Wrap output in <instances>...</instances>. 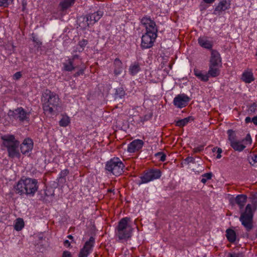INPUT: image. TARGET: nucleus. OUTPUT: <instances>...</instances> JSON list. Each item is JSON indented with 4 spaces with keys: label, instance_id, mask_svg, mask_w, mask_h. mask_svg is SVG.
I'll use <instances>...</instances> for the list:
<instances>
[{
    "label": "nucleus",
    "instance_id": "nucleus-1",
    "mask_svg": "<svg viewBox=\"0 0 257 257\" xmlns=\"http://www.w3.org/2000/svg\"><path fill=\"white\" fill-rule=\"evenodd\" d=\"M39 188L38 182L37 179L31 178L21 179L14 186V191L20 195L34 196Z\"/></svg>",
    "mask_w": 257,
    "mask_h": 257
},
{
    "label": "nucleus",
    "instance_id": "nucleus-2",
    "mask_svg": "<svg viewBox=\"0 0 257 257\" xmlns=\"http://www.w3.org/2000/svg\"><path fill=\"white\" fill-rule=\"evenodd\" d=\"M1 138L3 145L7 148L8 156L11 158H19L21 156L19 150L20 142L13 135H6L2 136Z\"/></svg>",
    "mask_w": 257,
    "mask_h": 257
},
{
    "label": "nucleus",
    "instance_id": "nucleus-3",
    "mask_svg": "<svg viewBox=\"0 0 257 257\" xmlns=\"http://www.w3.org/2000/svg\"><path fill=\"white\" fill-rule=\"evenodd\" d=\"M130 222V218L127 217L119 221L115 228V235L119 240H126L131 237L133 228Z\"/></svg>",
    "mask_w": 257,
    "mask_h": 257
},
{
    "label": "nucleus",
    "instance_id": "nucleus-4",
    "mask_svg": "<svg viewBox=\"0 0 257 257\" xmlns=\"http://www.w3.org/2000/svg\"><path fill=\"white\" fill-rule=\"evenodd\" d=\"M43 99L49 101L50 103L53 104V108L50 107L48 104V102L43 103V108L45 114L55 115L58 111L59 99L57 95L50 91H46L43 95Z\"/></svg>",
    "mask_w": 257,
    "mask_h": 257
},
{
    "label": "nucleus",
    "instance_id": "nucleus-5",
    "mask_svg": "<svg viewBox=\"0 0 257 257\" xmlns=\"http://www.w3.org/2000/svg\"><path fill=\"white\" fill-rule=\"evenodd\" d=\"M253 211L251 205L248 204L239 217V221L247 232L250 231L253 228Z\"/></svg>",
    "mask_w": 257,
    "mask_h": 257
},
{
    "label": "nucleus",
    "instance_id": "nucleus-6",
    "mask_svg": "<svg viewBox=\"0 0 257 257\" xmlns=\"http://www.w3.org/2000/svg\"><path fill=\"white\" fill-rule=\"evenodd\" d=\"M124 165L118 157H114L107 161L105 165V169L113 175L117 176L123 172Z\"/></svg>",
    "mask_w": 257,
    "mask_h": 257
},
{
    "label": "nucleus",
    "instance_id": "nucleus-7",
    "mask_svg": "<svg viewBox=\"0 0 257 257\" xmlns=\"http://www.w3.org/2000/svg\"><path fill=\"white\" fill-rule=\"evenodd\" d=\"M162 176V172L157 169H151L144 173L140 177L139 185L142 184H146L151 181L159 179Z\"/></svg>",
    "mask_w": 257,
    "mask_h": 257
},
{
    "label": "nucleus",
    "instance_id": "nucleus-8",
    "mask_svg": "<svg viewBox=\"0 0 257 257\" xmlns=\"http://www.w3.org/2000/svg\"><path fill=\"white\" fill-rule=\"evenodd\" d=\"M157 37V34L146 33L142 37L141 47L143 49L151 48Z\"/></svg>",
    "mask_w": 257,
    "mask_h": 257
},
{
    "label": "nucleus",
    "instance_id": "nucleus-9",
    "mask_svg": "<svg viewBox=\"0 0 257 257\" xmlns=\"http://www.w3.org/2000/svg\"><path fill=\"white\" fill-rule=\"evenodd\" d=\"M141 22L146 28V33L157 34L158 29L156 23L150 17L145 16L143 17Z\"/></svg>",
    "mask_w": 257,
    "mask_h": 257
},
{
    "label": "nucleus",
    "instance_id": "nucleus-10",
    "mask_svg": "<svg viewBox=\"0 0 257 257\" xmlns=\"http://www.w3.org/2000/svg\"><path fill=\"white\" fill-rule=\"evenodd\" d=\"M190 97L184 93H181L176 95L173 99V104L178 108H182L186 107L189 101Z\"/></svg>",
    "mask_w": 257,
    "mask_h": 257
},
{
    "label": "nucleus",
    "instance_id": "nucleus-11",
    "mask_svg": "<svg viewBox=\"0 0 257 257\" xmlns=\"http://www.w3.org/2000/svg\"><path fill=\"white\" fill-rule=\"evenodd\" d=\"M95 243V239L93 237H90L88 240L85 242L83 247L80 249L78 257H87L92 251Z\"/></svg>",
    "mask_w": 257,
    "mask_h": 257
},
{
    "label": "nucleus",
    "instance_id": "nucleus-12",
    "mask_svg": "<svg viewBox=\"0 0 257 257\" xmlns=\"http://www.w3.org/2000/svg\"><path fill=\"white\" fill-rule=\"evenodd\" d=\"M231 0H220L215 8L213 14L215 15H220L222 12L230 8Z\"/></svg>",
    "mask_w": 257,
    "mask_h": 257
},
{
    "label": "nucleus",
    "instance_id": "nucleus-13",
    "mask_svg": "<svg viewBox=\"0 0 257 257\" xmlns=\"http://www.w3.org/2000/svg\"><path fill=\"white\" fill-rule=\"evenodd\" d=\"M10 115L13 116L15 118L19 119L21 121H24L27 118L28 113L22 107H18L14 110H10Z\"/></svg>",
    "mask_w": 257,
    "mask_h": 257
},
{
    "label": "nucleus",
    "instance_id": "nucleus-14",
    "mask_svg": "<svg viewBox=\"0 0 257 257\" xmlns=\"http://www.w3.org/2000/svg\"><path fill=\"white\" fill-rule=\"evenodd\" d=\"M144 142L140 139H136L130 143L127 148V151L130 153L139 152L143 147Z\"/></svg>",
    "mask_w": 257,
    "mask_h": 257
},
{
    "label": "nucleus",
    "instance_id": "nucleus-15",
    "mask_svg": "<svg viewBox=\"0 0 257 257\" xmlns=\"http://www.w3.org/2000/svg\"><path fill=\"white\" fill-rule=\"evenodd\" d=\"M198 43L201 47L209 50H212L213 42L212 39L207 36L200 37L198 39Z\"/></svg>",
    "mask_w": 257,
    "mask_h": 257
},
{
    "label": "nucleus",
    "instance_id": "nucleus-16",
    "mask_svg": "<svg viewBox=\"0 0 257 257\" xmlns=\"http://www.w3.org/2000/svg\"><path fill=\"white\" fill-rule=\"evenodd\" d=\"M210 51V57L209 58V64H214L221 66V57L218 51L212 49Z\"/></svg>",
    "mask_w": 257,
    "mask_h": 257
},
{
    "label": "nucleus",
    "instance_id": "nucleus-17",
    "mask_svg": "<svg viewBox=\"0 0 257 257\" xmlns=\"http://www.w3.org/2000/svg\"><path fill=\"white\" fill-rule=\"evenodd\" d=\"M33 148V140L30 138L25 139L20 146L21 152L23 154L28 153Z\"/></svg>",
    "mask_w": 257,
    "mask_h": 257
},
{
    "label": "nucleus",
    "instance_id": "nucleus-18",
    "mask_svg": "<svg viewBox=\"0 0 257 257\" xmlns=\"http://www.w3.org/2000/svg\"><path fill=\"white\" fill-rule=\"evenodd\" d=\"M103 12L98 11L96 13L89 15L86 17L87 21L88 22V25H93L97 22L102 16Z\"/></svg>",
    "mask_w": 257,
    "mask_h": 257
},
{
    "label": "nucleus",
    "instance_id": "nucleus-19",
    "mask_svg": "<svg viewBox=\"0 0 257 257\" xmlns=\"http://www.w3.org/2000/svg\"><path fill=\"white\" fill-rule=\"evenodd\" d=\"M241 79L246 83H250L253 81L254 80V78L252 70L247 69L245 70L242 74Z\"/></svg>",
    "mask_w": 257,
    "mask_h": 257
},
{
    "label": "nucleus",
    "instance_id": "nucleus-20",
    "mask_svg": "<svg viewBox=\"0 0 257 257\" xmlns=\"http://www.w3.org/2000/svg\"><path fill=\"white\" fill-rule=\"evenodd\" d=\"M219 65L209 64V69L207 72L209 77H216L219 75Z\"/></svg>",
    "mask_w": 257,
    "mask_h": 257
},
{
    "label": "nucleus",
    "instance_id": "nucleus-21",
    "mask_svg": "<svg viewBox=\"0 0 257 257\" xmlns=\"http://www.w3.org/2000/svg\"><path fill=\"white\" fill-rule=\"evenodd\" d=\"M194 74L199 80L203 82H207L209 80V77L207 72L204 73L202 71L197 68L194 69Z\"/></svg>",
    "mask_w": 257,
    "mask_h": 257
},
{
    "label": "nucleus",
    "instance_id": "nucleus-22",
    "mask_svg": "<svg viewBox=\"0 0 257 257\" xmlns=\"http://www.w3.org/2000/svg\"><path fill=\"white\" fill-rule=\"evenodd\" d=\"M225 236L228 241L231 243H234L237 239V235L235 231L231 228H228L226 230Z\"/></svg>",
    "mask_w": 257,
    "mask_h": 257
},
{
    "label": "nucleus",
    "instance_id": "nucleus-23",
    "mask_svg": "<svg viewBox=\"0 0 257 257\" xmlns=\"http://www.w3.org/2000/svg\"><path fill=\"white\" fill-rule=\"evenodd\" d=\"M113 65L114 73L115 75L117 76L120 74L123 70L121 61L118 58H116L114 61Z\"/></svg>",
    "mask_w": 257,
    "mask_h": 257
},
{
    "label": "nucleus",
    "instance_id": "nucleus-24",
    "mask_svg": "<svg viewBox=\"0 0 257 257\" xmlns=\"http://www.w3.org/2000/svg\"><path fill=\"white\" fill-rule=\"evenodd\" d=\"M141 70V65L138 62H135L131 64L129 67L128 71L130 74L134 76L136 75Z\"/></svg>",
    "mask_w": 257,
    "mask_h": 257
},
{
    "label": "nucleus",
    "instance_id": "nucleus-25",
    "mask_svg": "<svg viewBox=\"0 0 257 257\" xmlns=\"http://www.w3.org/2000/svg\"><path fill=\"white\" fill-rule=\"evenodd\" d=\"M247 201V197L245 195H238L235 198V203L242 209Z\"/></svg>",
    "mask_w": 257,
    "mask_h": 257
},
{
    "label": "nucleus",
    "instance_id": "nucleus-26",
    "mask_svg": "<svg viewBox=\"0 0 257 257\" xmlns=\"http://www.w3.org/2000/svg\"><path fill=\"white\" fill-rule=\"evenodd\" d=\"M230 146L235 150L238 152L243 151L246 147L245 145L243 144L242 141H237L232 142L230 144Z\"/></svg>",
    "mask_w": 257,
    "mask_h": 257
},
{
    "label": "nucleus",
    "instance_id": "nucleus-27",
    "mask_svg": "<svg viewBox=\"0 0 257 257\" xmlns=\"http://www.w3.org/2000/svg\"><path fill=\"white\" fill-rule=\"evenodd\" d=\"M77 66L74 64L73 59H68L66 62L63 63L64 70L66 71H72Z\"/></svg>",
    "mask_w": 257,
    "mask_h": 257
},
{
    "label": "nucleus",
    "instance_id": "nucleus-28",
    "mask_svg": "<svg viewBox=\"0 0 257 257\" xmlns=\"http://www.w3.org/2000/svg\"><path fill=\"white\" fill-rule=\"evenodd\" d=\"M193 120L194 118L192 116H188L187 117L177 121L176 122V125L179 127H183Z\"/></svg>",
    "mask_w": 257,
    "mask_h": 257
},
{
    "label": "nucleus",
    "instance_id": "nucleus-29",
    "mask_svg": "<svg viewBox=\"0 0 257 257\" xmlns=\"http://www.w3.org/2000/svg\"><path fill=\"white\" fill-rule=\"evenodd\" d=\"M75 1V0H62L59 5L62 10H64L72 6Z\"/></svg>",
    "mask_w": 257,
    "mask_h": 257
},
{
    "label": "nucleus",
    "instance_id": "nucleus-30",
    "mask_svg": "<svg viewBox=\"0 0 257 257\" xmlns=\"http://www.w3.org/2000/svg\"><path fill=\"white\" fill-rule=\"evenodd\" d=\"M248 160L251 165L257 166V153H250L248 156Z\"/></svg>",
    "mask_w": 257,
    "mask_h": 257
},
{
    "label": "nucleus",
    "instance_id": "nucleus-31",
    "mask_svg": "<svg viewBox=\"0 0 257 257\" xmlns=\"http://www.w3.org/2000/svg\"><path fill=\"white\" fill-rule=\"evenodd\" d=\"M24 227V222L22 218H18L16 220L14 228L17 231L21 230Z\"/></svg>",
    "mask_w": 257,
    "mask_h": 257
},
{
    "label": "nucleus",
    "instance_id": "nucleus-32",
    "mask_svg": "<svg viewBox=\"0 0 257 257\" xmlns=\"http://www.w3.org/2000/svg\"><path fill=\"white\" fill-rule=\"evenodd\" d=\"M70 122L69 117L68 116H63L59 121V125L61 126L66 127L68 125Z\"/></svg>",
    "mask_w": 257,
    "mask_h": 257
},
{
    "label": "nucleus",
    "instance_id": "nucleus-33",
    "mask_svg": "<svg viewBox=\"0 0 257 257\" xmlns=\"http://www.w3.org/2000/svg\"><path fill=\"white\" fill-rule=\"evenodd\" d=\"M245 250H241L237 252H232L228 253L227 257H245Z\"/></svg>",
    "mask_w": 257,
    "mask_h": 257
},
{
    "label": "nucleus",
    "instance_id": "nucleus-34",
    "mask_svg": "<svg viewBox=\"0 0 257 257\" xmlns=\"http://www.w3.org/2000/svg\"><path fill=\"white\" fill-rule=\"evenodd\" d=\"M227 133L228 136V140L230 142V144L236 140L235 132L233 130H228Z\"/></svg>",
    "mask_w": 257,
    "mask_h": 257
},
{
    "label": "nucleus",
    "instance_id": "nucleus-35",
    "mask_svg": "<svg viewBox=\"0 0 257 257\" xmlns=\"http://www.w3.org/2000/svg\"><path fill=\"white\" fill-rule=\"evenodd\" d=\"M212 177V173L211 172L204 174L202 175L201 182L203 184H205L207 180L211 179Z\"/></svg>",
    "mask_w": 257,
    "mask_h": 257
},
{
    "label": "nucleus",
    "instance_id": "nucleus-36",
    "mask_svg": "<svg viewBox=\"0 0 257 257\" xmlns=\"http://www.w3.org/2000/svg\"><path fill=\"white\" fill-rule=\"evenodd\" d=\"M87 44L88 41L87 40L82 39V40L78 42V46L80 47V49L78 50L79 52L82 51Z\"/></svg>",
    "mask_w": 257,
    "mask_h": 257
},
{
    "label": "nucleus",
    "instance_id": "nucleus-37",
    "mask_svg": "<svg viewBox=\"0 0 257 257\" xmlns=\"http://www.w3.org/2000/svg\"><path fill=\"white\" fill-rule=\"evenodd\" d=\"M155 157L161 162H164L166 160V155L163 152H158L155 154Z\"/></svg>",
    "mask_w": 257,
    "mask_h": 257
},
{
    "label": "nucleus",
    "instance_id": "nucleus-38",
    "mask_svg": "<svg viewBox=\"0 0 257 257\" xmlns=\"http://www.w3.org/2000/svg\"><path fill=\"white\" fill-rule=\"evenodd\" d=\"M32 40L35 43V47H40L42 45V42L35 35L33 34Z\"/></svg>",
    "mask_w": 257,
    "mask_h": 257
},
{
    "label": "nucleus",
    "instance_id": "nucleus-39",
    "mask_svg": "<svg viewBox=\"0 0 257 257\" xmlns=\"http://www.w3.org/2000/svg\"><path fill=\"white\" fill-rule=\"evenodd\" d=\"M243 144H244L245 146L248 144H251V138L249 134H247L246 137L243 139L242 141Z\"/></svg>",
    "mask_w": 257,
    "mask_h": 257
},
{
    "label": "nucleus",
    "instance_id": "nucleus-40",
    "mask_svg": "<svg viewBox=\"0 0 257 257\" xmlns=\"http://www.w3.org/2000/svg\"><path fill=\"white\" fill-rule=\"evenodd\" d=\"M13 1V0H0V7H8Z\"/></svg>",
    "mask_w": 257,
    "mask_h": 257
},
{
    "label": "nucleus",
    "instance_id": "nucleus-41",
    "mask_svg": "<svg viewBox=\"0 0 257 257\" xmlns=\"http://www.w3.org/2000/svg\"><path fill=\"white\" fill-rule=\"evenodd\" d=\"M184 162L186 164H189L190 163L194 164L195 163V159L192 157H188L184 160Z\"/></svg>",
    "mask_w": 257,
    "mask_h": 257
},
{
    "label": "nucleus",
    "instance_id": "nucleus-42",
    "mask_svg": "<svg viewBox=\"0 0 257 257\" xmlns=\"http://www.w3.org/2000/svg\"><path fill=\"white\" fill-rule=\"evenodd\" d=\"M203 147L204 146L201 145L198 146L197 147L193 149V152L194 153H199L203 150Z\"/></svg>",
    "mask_w": 257,
    "mask_h": 257
},
{
    "label": "nucleus",
    "instance_id": "nucleus-43",
    "mask_svg": "<svg viewBox=\"0 0 257 257\" xmlns=\"http://www.w3.org/2000/svg\"><path fill=\"white\" fill-rule=\"evenodd\" d=\"M69 173V171L67 169H65L62 171L60 173V178H64Z\"/></svg>",
    "mask_w": 257,
    "mask_h": 257
},
{
    "label": "nucleus",
    "instance_id": "nucleus-44",
    "mask_svg": "<svg viewBox=\"0 0 257 257\" xmlns=\"http://www.w3.org/2000/svg\"><path fill=\"white\" fill-rule=\"evenodd\" d=\"M22 76L21 73L20 72H17L14 75V79L15 80L19 79Z\"/></svg>",
    "mask_w": 257,
    "mask_h": 257
},
{
    "label": "nucleus",
    "instance_id": "nucleus-45",
    "mask_svg": "<svg viewBox=\"0 0 257 257\" xmlns=\"http://www.w3.org/2000/svg\"><path fill=\"white\" fill-rule=\"evenodd\" d=\"M257 105L255 103H253L249 107V110L251 112H254L256 109Z\"/></svg>",
    "mask_w": 257,
    "mask_h": 257
},
{
    "label": "nucleus",
    "instance_id": "nucleus-46",
    "mask_svg": "<svg viewBox=\"0 0 257 257\" xmlns=\"http://www.w3.org/2000/svg\"><path fill=\"white\" fill-rule=\"evenodd\" d=\"M62 257H72L71 253L68 251H64Z\"/></svg>",
    "mask_w": 257,
    "mask_h": 257
},
{
    "label": "nucleus",
    "instance_id": "nucleus-47",
    "mask_svg": "<svg viewBox=\"0 0 257 257\" xmlns=\"http://www.w3.org/2000/svg\"><path fill=\"white\" fill-rule=\"evenodd\" d=\"M84 73V69H81L78 71L76 72L74 74L75 77H77L78 76H80L81 75H82Z\"/></svg>",
    "mask_w": 257,
    "mask_h": 257
},
{
    "label": "nucleus",
    "instance_id": "nucleus-48",
    "mask_svg": "<svg viewBox=\"0 0 257 257\" xmlns=\"http://www.w3.org/2000/svg\"><path fill=\"white\" fill-rule=\"evenodd\" d=\"M216 151L217 152V154H221L222 151V149L220 148H214L213 149H212V151L213 152H215V151Z\"/></svg>",
    "mask_w": 257,
    "mask_h": 257
},
{
    "label": "nucleus",
    "instance_id": "nucleus-49",
    "mask_svg": "<svg viewBox=\"0 0 257 257\" xmlns=\"http://www.w3.org/2000/svg\"><path fill=\"white\" fill-rule=\"evenodd\" d=\"M69 59H73V62L76 59H79L80 61H81V59L79 58V56L77 55H73L71 58H69Z\"/></svg>",
    "mask_w": 257,
    "mask_h": 257
},
{
    "label": "nucleus",
    "instance_id": "nucleus-50",
    "mask_svg": "<svg viewBox=\"0 0 257 257\" xmlns=\"http://www.w3.org/2000/svg\"><path fill=\"white\" fill-rule=\"evenodd\" d=\"M42 101H43V103L48 102V105L49 106V107H52V108H53V104L50 103V102H49V101H47V100H45L44 99H42Z\"/></svg>",
    "mask_w": 257,
    "mask_h": 257
},
{
    "label": "nucleus",
    "instance_id": "nucleus-51",
    "mask_svg": "<svg viewBox=\"0 0 257 257\" xmlns=\"http://www.w3.org/2000/svg\"><path fill=\"white\" fill-rule=\"evenodd\" d=\"M251 121L255 125H257V116L253 117Z\"/></svg>",
    "mask_w": 257,
    "mask_h": 257
},
{
    "label": "nucleus",
    "instance_id": "nucleus-52",
    "mask_svg": "<svg viewBox=\"0 0 257 257\" xmlns=\"http://www.w3.org/2000/svg\"><path fill=\"white\" fill-rule=\"evenodd\" d=\"M215 0H203V1L206 4H212L215 2Z\"/></svg>",
    "mask_w": 257,
    "mask_h": 257
},
{
    "label": "nucleus",
    "instance_id": "nucleus-53",
    "mask_svg": "<svg viewBox=\"0 0 257 257\" xmlns=\"http://www.w3.org/2000/svg\"><path fill=\"white\" fill-rule=\"evenodd\" d=\"M245 121L246 123H248L251 121V118L249 117H246L245 119Z\"/></svg>",
    "mask_w": 257,
    "mask_h": 257
},
{
    "label": "nucleus",
    "instance_id": "nucleus-54",
    "mask_svg": "<svg viewBox=\"0 0 257 257\" xmlns=\"http://www.w3.org/2000/svg\"><path fill=\"white\" fill-rule=\"evenodd\" d=\"M64 244L65 246H69L70 244L69 241L67 240H66L64 241Z\"/></svg>",
    "mask_w": 257,
    "mask_h": 257
},
{
    "label": "nucleus",
    "instance_id": "nucleus-55",
    "mask_svg": "<svg viewBox=\"0 0 257 257\" xmlns=\"http://www.w3.org/2000/svg\"><path fill=\"white\" fill-rule=\"evenodd\" d=\"M221 157V154H217V155L216 156V158L217 159H220V158Z\"/></svg>",
    "mask_w": 257,
    "mask_h": 257
},
{
    "label": "nucleus",
    "instance_id": "nucleus-56",
    "mask_svg": "<svg viewBox=\"0 0 257 257\" xmlns=\"http://www.w3.org/2000/svg\"><path fill=\"white\" fill-rule=\"evenodd\" d=\"M68 237L70 239H72L73 238V236L71 235H69L68 236Z\"/></svg>",
    "mask_w": 257,
    "mask_h": 257
}]
</instances>
